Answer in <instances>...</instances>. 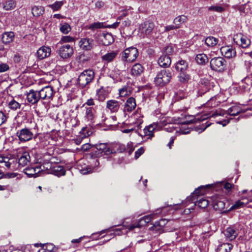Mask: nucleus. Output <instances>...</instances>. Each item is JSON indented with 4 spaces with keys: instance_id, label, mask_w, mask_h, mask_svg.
I'll return each instance as SVG.
<instances>
[{
    "instance_id": "30",
    "label": "nucleus",
    "mask_w": 252,
    "mask_h": 252,
    "mask_svg": "<svg viewBox=\"0 0 252 252\" xmlns=\"http://www.w3.org/2000/svg\"><path fill=\"white\" fill-rule=\"evenodd\" d=\"M178 81L183 84L187 83L190 79V76L186 71H180L178 75Z\"/></svg>"
},
{
    "instance_id": "13",
    "label": "nucleus",
    "mask_w": 252,
    "mask_h": 252,
    "mask_svg": "<svg viewBox=\"0 0 252 252\" xmlns=\"http://www.w3.org/2000/svg\"><path fill=\"white\" fill-rule=\"evenodd\" d=\"M82 108L83 109L84 117L87 121L92 122L95 117V110L93 107L85 106L83 105Z\"/></svg>"
},
{
    "instance_id": "17",
    "label": "nucleus",
    "mask_w": 252,
    "mask_h": 252,
    "mask_svg": "<svg viewBox=\"0 0 252 252\" xmlns=\"http://www.w3.org/2000/svg\"><path fill=\"white\" fill-rule=\"evenodd\" d=\"M51 49L50 47L43 46L41 47L37 51V57L40 60L49 57L50 55Z\"/></svg>"
},
{
    "instance_id": "27",
    "label": "nucleus",
    "mask_w": 252,
    "mask_h": 252,
    "mask_svg": "<svg viewBox=\"0 0 252 252\" xmlns=\"http://www.w3.org/2000/svg\"><path fill=\"white\" fill-rule=\"evenodd\" d=\"M144 68L140 63H136L131 69V74L133 76H140L143 72Z\"/></svg>"
},
{
    "instance_id": "61",
    "label": "nucleus",
    "mask_w": 252,
    "mask_h": 252,
    "mask_svg": "<svg viewBox=\"0 0 252 252\" xmlns=\"http://www.w3.org/2000/svg\"><path fill=\"white\" fill-rule=\"evenodd\" d=\"M166 55H168L171 54L173 52V48L171 46H167L164 50Z\"/></svg>"
},
{
    "instance_id": "3",
    "label": "nucleus",
    "mask_w": 252,
    "mask_h": 252,
    "mask_svg": "<svg viewBox=\"0 0 252 252\" xmlns=\"http://www.w3.org/2000/svg\"><path fill=\"white\" fill-rule=\"evenodd\" d=\"M171 77L170 70L163 69L158 73L154 81L157 85L163 86L170 82Z\"/></svg>"
},
{
    "instance_id": "58",
    "label": "nucleus",
    "mask_w": 252,
    "mask_h": 252,
    "mask_svg": "<svg viewBox=\"0 0 252 252\" xmlns=\"http://www.w3.org/2000/svg\"><path fill=\"white\" fill-rule=\"evenodd\" d=\"M83 105H85V106H86V105H87L89 107L94 106L95 105L94 99L93 98L89 99Z\"/></svg>"
},
{
    "instance_id": "45",
    "label": "nucleus",
    "mask_w": 252,
    "mask_h": 252,
    "mask_svg": "<svg viewBox=\"0 0 252 252\" xmlns=\"http://www.w3.org/2000/svg\"><path fill=\"white\" fill-rule=\"evenodd\" d=\"M60 29L63 33L66 34L70 31L71 28L68 24L64 23L61 26Z\"/></svg>"
},
{
    "instance_id": "56",
    "label": "nucleus",
    "mask_w": 252,
    "mask_h": 252,
    "mask_svg": "<svg viewBox=\"0 0 252 252\" xmlns=\"http://www.w3.org/2000/svg\"><path fill=\"white\" fill-rule=\"evenodd\" d=\"M144 149L143 147H141L138 149L135 152V158L136 159L138 158L141 155H142L144 152Z\"/></svg>"
},
{
    "instance_id": "29",
    "label": "nucleus",
    "mask_w": 252,
    "mask_h": 252,
    "mask_svg": "<svg viewBox=\"0 0 252 252\" xmlns=\"http://www.w3.org/2000/svg\"><path fill=\"white\" fill-rule=\"evenodd\" d=\"M51 173L60 177L65 175V170L63 166L59 165H54L52 167V170Z\"/></svg>"
},
{
    "instance_id": "63",
    "label": "nucleus",
    "mask_w": 252,
    "mask_h": 252,
    "mask_svg": "<svg viewBox=\"0 0 252 252\" xmlns=\"http://www.w3.org/2000/svg\"><path fill=\"white\" fill-rule=\"evenodd\" d=\"M9 160L10 158L7 157V159H5L2 164L7 168H9L11 164V163L9 161Z\"/></svg>"
},
{
    "instance_id": "31",
    "label": "nucleus",
    "mask_w": 252,
    "mask_h": 252,
    "mask_svg": "<svg viewBox=\"0 0 252 252\" xmlns=\"http://www.w3.org/2000/svg\"><path fill=\"white\" fill-rule=\"evenodd\" d=\"M188 20L187 16L184 15H179L174 19L173 23L174 25H176V27L179 28L181 24L187 22Z\"/></svg>"
},
{
    "instance_id": "26",
    "label": "nucleus",
    "mask_w": 252,
    "mask_h": 252,
    "mask_svg": "<svg viewBox=\"0 0 252 252\" xmlns=\"http://www.w3.org/2000/svg\"><path fill=\"white\" fill-rule=\"evenodd\" d=\"M30 159L31 157L29 153L27 152H25L19 158V165L22 167L25 166L30 161Z\"/></svg>"
},
{
    "instance_id": "54",
    "label": "nucleus",
    "mask_w": 252,
    "mask_h": 252,
    "mask_svg": "<svg viewBox=\"0 0 252 252\" xmlns=\"http://www.w3.org/2000/svg\"><path fill=\"white\" fill-rule=\"evenodd\" d=\"M215 209L221 210L224 207V203L221 201L217 202L214 206Z\"/></svg>"
},
{
    "instance_id": "43",
    "label": "nucleus",
    "mask_w": 252,
    "mask_h": 252,
    "mask_svg": "<svg viewBox=\"0 0 252 252\" xmlns=\"http://www.w3.org/2000/svg\"><path fill=\"white\" fill-rule=\"evenodd\" d=\"M9 107L13 110H16L17 109H19L21 107V104L18 102L16 101L14 99H12L8 103Z\"/></svg>"
},
{
    "instance_id": "8",
    "label": "nucleus",
    "mask_w": 252,
    "mask_h": 252,
    "mask_svg": "<svg viewBox=\"0 0 252 252\" xmlns=\"http://www.w3.org/2000/svg\"><path fill=\"white\" fill-rule=\"evenodd\" d=\"M16 135L20 141L26 142L32 139L33 134L30 129L24 128L18 130Z\"/></svg>"
},
{
    "instance_id": "15",
    "label": "nucleus",
    "mask_w": 252,
    "mask_h": 252,
    "mask_svg": "<svg viewBox=\"0 0 252 252\" xmlns=\"http://www.w3.org/2000/svg\"><path fill=\"white\" fill-rule=\"evenodd\" d=\"M99 40L100 43L104 45L108 46L112 44L114 41L112 35L109 33H102L99 35Z\"/></svg>"
},
{
    "instance_id": "1",
    "label": "nucleus",
    "mask_w": 252,
    "mask_h": 252,
    "mask_svg": "<svg viewBox=\"0 0 252 252\" xmlns=\"http://www.w3.org/2000/svg\"><path fill=\"white\" fill-rule=\"evenodd\" d=\"M139 55L138 49L135 47L126 49L121 54L122 64H118L117 67L120 71H125L128 68V62L135 61Z\"/></svg>"
},
{
    "instance_id": "11",
    "label": "nucleus",
    "mask_w": 252,
    "mask_h": 252,
    "mask_svg": "<svg viewBox=\"0 0 252 252\" xmlns=\"http://www.w3.org/2000/svg\"><path fill=\"white\" fill-rule=\"evenodd\" d=\"M154 23L150 21H146L141 24L140 26V30L141 33L143 34V37L145 35L151 34L154 29Z\"/></svg>"
},
{
    "instance_id": "60",
    "label": "nucleus",
    "mask_w": 252,
    "mask_h": 252,
    "mask_svg": "<svg viewBox=\"0 0 252 252\" xmlns=\"http://www.w3.org/2000/svg\"><path fill=\"white\" fill-rule=\"evenodd\" d=\"M172 120L170 118H166L163 120L161 121L162 124L164 126H167V124H171Z\"/></svg>"
},
{
    "instance_id": "64",
    "label": "nucleus",
    "mask_w": 252,
    "mask_h": 252,
    "mask_svg": "<svg viewBox=\"0 0 252 252\" xmlns=\"http://www.w3.org/2000/svg\"><path fill=\"white\" fill-rule=\"evenodd\" d=\"M58 159L55 157H52L48 161L52 164L54 165H58L57 163H58V161H57Z\"/></svg>"
},
{
    "instance_id": "42",
    "label": "nucleus",
    "mask_w": 252,
    "mask_h": 252,
    "mask_svg": "<svg viewBox=\"0 0 252 252\" xmlns=\"http://www.w3.org/2000/svg\"><path fill=\"white\" fill-rule=\"evenodd\" d=\"M64 3V1H57L52 4L49 5V7L53 9V11H57L59 10L61 7Z\"/></svg>"
},
{
    "instance_id": "22",
    "label": "nucleus",
    "mask_w": 252,
    "mask_h": 252,
    "mask_svg": "<svg viewBox=\"0 0 252 252\" xmlns=\"http://www.w3.org/2000/svg\"><path fill=\"white\" fill-rule=\"evenodd\" d=\"M171 63L170 57L167 55H161L158 59V63L162 67H168Z\"/></svg>"
},
{
    "instance_id": "39",
    "label": "nucleus",
    "mask_w": 252,
    "mask_h": 252,
    "mask_svg": "<svg viewBox=\"0 0 252 252\" xmlns=\"http://www.w3.org/2000/svg\"><path fill=\"white\" fill-rule=\"evenodd\" d=\"M218 39L213 36H209L205 39V43L208 46L213 47L218 43Z\"/></svg>"
},
{
    "instance_id": "36",
    "label": "nucleus",
    "mask_w": 252,
    "mask_h": 252,
    "mask_svg": "<svg viewBox=\"0 0 252 252\" xmlns=\"http://www.w3.org/2000/svg\"><path fill=\"white\" fill-rule=\"evenodd\" d=\"M132 92V89L128 86H125L122 89L119 90L120 95L121 97H125L129 95Z\"/></svg>"
},
{
    "instance_id": "33",
    "label": "nucleus",
    "mask_w": 252,
    "mask_h": 252,
    "mask_svg": "<svg viewBox=\"0 0 252 252\" xmlns=\"http://www.w3.org/2000/svg\"><path fill=\"white\" fill-rule=\"evenodd\" d=\"M147 224L146 221L142 218L140 219L138 221L127 226V228L130 230H132L135 228H140Z\"/></svg>"
},
{
    "instance_id": "28",
    "label": "nucleus",
    "mask_w": 252,
    "mask_h": 252,
    "mask_svg": "<svg viewBox=\"0 0 252 252\" xmlns=\"http://www.w3.org/2000/svg\"><path fill=\"white\" fill-rule=\"evenodd\" d=\"M175 68L178 72L186 71L188 68V63L186 61L180 60L176 63Z\"/></svg>"
},
{
    "instance_id": "4",
    "label": "nucleus",
    "mask_w": 252,
    "mask_h": 252,
    "mask_svg": "<svg viewBox=\"0 0 252 252\" xmlns=\"http://www.w3.org/2000/svg\"><path fill=\"white\" fill-rule=\"evenodd\" d=\"M211 68L215 71L222 72L227 69V62L222 57H214L210 62Z\"/></svg>"
},
{
    "instance_id": "46",
    "label": "nucleus",
    "mask_w": 252,
    "mask_h": 252,
    "mask_svg": "<svg viewBox=\"0 0 252 252\" xmlns=\"http://www.w3.org/2000/svg\"><path fill=\"white\" fill-rule=\"evenodd\" d=\"M208 10L217 12H222L224 10V8L221 5H217L209 7Z\"/></svg>"
},
{
    "instance_id": "38",
    "label": "nucleus",
    "mask_w": 252,
    "mask_h": 252,
    "mask_svg": "<svg viewBox=\"0 0 252 252\" xmlns=\"http://www.w3.org/2000/svg\"><path fill=\"white\" fill-rule=\"evenodd\" d=\"M32 11L34 16H39L44 13V9L41 6H34L32 8Z\"/></svg>"
},
{
    "instance_id": "20",
    "label": "nucleus",
    "mask_w": 252,
    "mask_h": 252,
    "mask_svg": "<svg viewBox=\"0 0 252 252\" xmlns=\"http://www.w3.org/2000/svg\"><path fill=\"white\" fill-rule=\"evenodd\" d=\"M41 166H36L35 167H28L24 170V172L29 177H36L38 174L40 172Z\"/></svg>"
},
{
    "instance_id": "6",
    "label": "nucleus",
    "mask_w": 252,
    "mask_h": 252,
    "mask_svg": "<svg viewBox=\"0 0 252 252\" xmlns=\"http://www.w3.org/2000/svg\"><path fill=\"white\" fill-rule=\"evenodd\" d=\"M233 40L236 44L239 45L243 48L249 47L251 43V40L246 35L241 33L234 35Z\"/></svg>"
},
{
    "instance_id": "52",
    "label": "nucleus",
    "mask_w": 252,
    "mask_h": 252,
    "mask_svg": "<svg viewBox=\"0 0 252 252\" xmlns=\"http://www.w3.org/2000/svg\"><path fill=\"white\" fill-rule=\"evenodd\" d=\"M9 69V65L5 63H0V72H4Z\"/></svg>"
},
{
    "instance_id": "14",
    "label": "nucleus",
    "mask_w": 252,
    "mask_h": 252,
    "mask_svg": "<svg viewBox=\"0 0 252 252\" xmlns=\"http://www.w3.org/2000/svg\"><path fill=\"white\" fill-rule=\"evenodd\" d=\"M158 125L156 123H153L149 126H146L143 129L144 135L139 134L142 138H145L146 139H151L154 137V131L157 127Z\"/></svg>"
},
{
    "instance_id": "9",
    "label": "nucleus",
    "mask_w": 252,
    "mask_h": 252,
    "mask_svg": "<svg viewBox=\"0 0 252 252\" xmlns=\"http://www.w3.org/2000/svg\"><path fill=\"white\" fill-rule=\"evenodd\" d=\"M223 233L226 240L232 241L237 237L239 230L235 226H230L227 227Z\"/></svg>"
},
{
    "instance_id": "62",
    "label": "nucleus",
    "mask_w": 252,
    "mask_h": 252,
    "mask_svg": "<svg viewBox=\"0 0 252 252\" xmlns=\"http://www.w3.org/2000/svg\"><path fill=\"white\" fill-rule=\"evenodd\" d=\"M154 215H150L148 216H146L143 217L144 220L146 221L147 224L153 218Z\"/></svg>"
},
{
    "instance_id": "24",
    "label": "nucleus",
    "mask_w": 252,
    "mask_h": 252,
    "mask_svg": "<svg viewBox=\"0 0 252 252\" xmlns=\"http://www.w3.org/2000/svg\"><path fill=\"white\" fill-rule=\"evenodd\" d=\"M15 38V34L12 32H4L2 34L1 40L5 44L12 42Z\"/></svg>"
},
{
    "instance_id": "47",
    "label": "nucleus",
    "mask_w": 252,
    "mask_h": 252,
    "mask_svg": "<svg viewBox=\"0 0 252 252\" xmlns=\"http://www.w3.org/2000/svg\"><path fill=\"white\" fill-rule=\"evenodd\" d=\"M43 246L45 247L47 252H55L57 250V248L55 246L51 243L43 244Z\"/></svg>"
},
{
    "instance_id": "34",
    "label": "nucleus",
    "mask_w": 252,
    "mask_h": 252,
    "mask_svg": "<svg viewBox=\"0 0 252 252\" xmlns=\"http://www.w3.org/2000/svg\"><path fill=\"white\" fill-rule=\"evenodd\" d=\"M241 112V109L239 106H233L229 108L225 112L231 116H235L239 115Z\"/></svg>"
},
{
    "instance_id": "32",
    "label": "nucleus",
    "mask_w": 252,
    "mask_h": 252,
    "mask_svg": "<svg viewBox=\"0 0 252 252\" xmlns=\"http://www.w3.org/2000/svg\"><path fill=\"white\" fill-rule=\"evenodd\" d=\"M233 246L228 243H224L219 245L217 248V252H230Z\"/></svg>"
},
{
    "instance_id": "10",
    "label": "nucleus",
    "mask_w": 252,
    "mask_h": 252,
    "mask_svg": "<svg viewBox=\"0 0 252 252\" xmlns=\"http://www.w3.org/2000/svg\"><path fill=\"white\" fill-rule=\"evenodd\" d=\"M38 91L40 95H41L40 98L41 100H50L52 99L54 93L53 88L50 86H46Z\"/></svg>"
},
{
    "instance_id": "18",
    "label": "nucleus",
    "mask_w": 252,
    "mask_h": 252,
    "mask_svg": "<svg viewBox=\"0 0 252 252\" xmlns=\"http://www.w3.org/2000/svg\"><path fill=\"white\" fill-rule=\"evenodd\" d=\"M94 41L92 39L87 38H82L79 41V44L80 47L84 50H90L93 46Z\"/></svg>"
},
{
    "instance_id": "53",
    "label": "nucleus",
    "mask_w": 252,
    "mask_h": 252,
    "mask_svg": "<svg viewBox=\"0 0 252 252\" xmlns=\"http://www.w3.org/2000/svg\"><path fill=\"white\" fill-rule=\"evenodd\" d=\"M7 120L5 114L2 111H0V126L4 124Z\"/></svg>"
},
{
    "instance_id": "44",
    "label": "nucleus",
    "mask_w": 252,
    "mask_h": 252,
    "mask_svg": "<svg viewBox=\"0 0 252 252\" xmlns=\"http://www.w3.org/2000/svg\"><path fill=\"white\" fill-rule=\"evenodd\" d=\"M103 23L102 22H96L90 25L89 29L91 30H94L97 29H101L104 28Z\"/></svg>"
},
{
    "instance_id": "37",
    "label": "nucleus",
    "mask_w": 252,
    "mask_h": 252,
    "mask_svg": "<svg viewBox=\"0 0 252 252\" xmlns=\"http://www.w3.org/2000/svg\"><path fill=\"white\" fill-rule=\"evenodd\" d=\"M16 6V2L13 0H8L3 4V8L5 10H11Z\"/></svg>"
},
{
    "instance_id": "16",
    "label": "nucleus",
    "mask_w": 252,
    "mask_h": 252,
    "mask_svg": "<svg viewBox=\"0 0 252 252\" xmlns=\"http://www.w3.org/2000/svg\"><path fill=\"white\" fill-rule=\"evenodd\" d=\"M120 104L117 100L111 99L107 101L106 107L111 113H116L120 109Z\"/></svg>"
},
{
    "instance_id": "50",
    "label": "nucleus",
    "mask_w": 252,
    "mask_h": 252,
    "mask_svg": "<svg viewBox=\"0 0 252 252\" xmlns=\"http://www.w3.org/2000/svg\"><path fill=\"white\" fill-rule=\"evenodd\" d=\"M167 222V221L165 219H161L159 221L155 222L154 224V227H157V226L163 227L164 226Z\"/></svg>"
},
{
    "instance_id": "25",
    "label": "nucleus",
    "mask_w": 252,
    "mask_h": 252,
    "mask_svg": "<svg viewBox=\"0 0 252 252\" xmlns=\"http://www.w3.org/2000/svg\"><path fill=\"white\" fill-rule=\"evenodd\" d=\"M117 54V51H112L110 52H108L102 56V61L104 63H109L112 62L116 58Z\"/></svg>"
},
{
    "instance_id": "57",
    "label": "nucleus",
    "mask_w": 252,
    "mask_h": 252,
    "mask_svg": "<svg viewBox=\"0 0 252 252\" xmlns=\"http://www.w3.org/2000/svg\"><path fill=\"white\" fill-rule=\"evenodd\" d=\"M202 187H199L198 189H196L192 194V196H191L192 201L195 199V198H193L195 196H198L200 194H202V192H200L201 189H202Z\"/></svg>"
},
{
    "instance_id": "48",
    "label": "nucleus",
    "mask_w": 252,
    "mask_h": 252,
    "mask_svg": "<svg viewBox=\"0 0 252 252\" xmlns=\"http://www.w3.org/2000/svg\"><path fill=\"white\" fill-rule=\"evenodd\" d=\"M126 13H124L121 16H119V17H118V18L117 19V21L115 23H113L112 25H110L108 26L107 27L110 28L116 29L119 25V24L120 22V21L121 20V19L122 18V17H125V16H126Z\"/></svg>"
},
{
    "instance_id": "55",
    "label": "nucleus",
    "mask_w": 252,
    "mask_h": 252,
    "mask_svg": "<svg viewBox=\"0 0 252 252\" xmlns=\"http://www.w3.org/2000/svg\"><path fill=\"white\" fill-rule=\"evenodd\" d=\"M226 112L223 110L216 111L215 112L213 113L209 117H215L218 116H223Z\"/></svg>"
},
{
    "instance_id": "21",
    "label": "nucleus",
    "mask_w": 252,
    "mask_h": 252,
    "mask_svg": "<svg viewBox=\"0 0 252 252\" xmlns=\"http://www.w3.org/2000/svg\"><path fill=\"white\" fill-rule=\"evenodd\" d=\"M107 87H101L96 91V97L100 101H103L109 94Z\"/></svg>"
},
{
    "instance_id": "12",
    "label": "nucleus",
    "mask_w": 252,
    "mask_h": 252,
    "mask_svg": "<svg viewBox=\"0 0 252 252\" xmlns=\"http://www.w3.org/2000/svg\"><path fill=\"white\" fill-rule=\"evenodd\" d=\"M41 95L39 94L38 91H35L31 89L27 94V99L28 101L32 104H36L40 100Z\"/></svg>"
},
{
    "instance_id": "7",
    "label": "nucleus",
    "mask_w": 252,
    "mask_h": 252,
    "mask_svg": "<svg viewBox=\"0 0 252 252\" xmlns=\"http://www.w3.org/2000/svg\"><path fill=\"white\" fill-rule=\"evenodd\" d=\"M58 53L61 58L68 59L73 55V49L69 44H66L60 47Z\"/></svg>"
},
{
    "instance_id": "23",
    "label": "nucleus",
    "mask_w": 252,
    "mask_h": 252,
    "mask_svg": "<svg viewBox=\"0 0 252 252\" xmlns=\"http://www.w3.org/2000/svg\"><path fill=\"white\" fill-rule=\"evenodd\" d=\"M136 106V104L135 98L130 97L126 100L125 104L124 111L129 113L131 112L135 108Z\"/></svg>"
},
{
    "instance_id": "40",
    "label": "nucleus",
    "mask_w": 252,
    "mask_h": 252,
    "mask_svg": "<svg viewBox=\"0 0 252 252\" xmlns=\"http://www.w3.org/2000/svg\"><path fill=\"white\" fill-rule=\"evenodd\" d=\"M54 164H51L48 160H44L43 163L40 165L39 166H41V168H40V172L44 169L50 170V172L51 173L52 170V167L54 166Z\"/></svg>"
},
{
    "instance_id": "49",
    "label": "nucleus",
    "mask_w": 252,
    "mask_h": 252,
    "mask_svg": "<svg viewBox=\"0 0 252 252\" xmlns=\"http://www.w3.org/2000/svg\"><path fill=\"white\" fill-rule=\"evenodd\" d=\"M246 203L242 201L241 200H238L233 204L231 208L233 209H237L244 207Z\"/></svg>"
},
{
    "instance_id": "19",
    "label": "nucleus",
    "mask_w": 252,
    "mask_h": 252,
    "mask_svg": "<svg viewBox=\"0 0 252 252\" xmlns=\"http://www.w3.org/2000/svg\"><path fill=\"white\" fill-rule=\"evenodd\" d=\"M221 55L227 58H230L236 56V51L230 46H223L220 49Z\"/></svg>"
},
{
    "instance_id": "41",
    "label": "nucleus",
    "mask_w": 252,
    "mask_h": 252,
    "mask_svg": "<svg viewBox=\"0 0 252 252\" xmlns=\"http://www.w3.org/2000/svg\"><path fill=\"white\" fill-rule=\"evenodd\" d=\"M209 205V202L206 199L203 198H200L195 203V205H197L200 208H205Z\"/></svg>"
},
{
    "instance_id": "5",
    "label": "nucleus",
    "mask_w": 252,
    "mask_h": 252,
    "mask_svg": "<svg viewBox=\"0 0 252 252\" xmlns=\"http://www.w3.org/2000/svg\"><path fill=\"white\" fill-rule=\"evenodd\" d=\"M93 151L97 157L108 156L113 153V150L107 143L96 144L93 145Z\"/></svg>"
},
{
    "instance_id": "51",
    "label": "nucleus",
    "mask_w": 252,
    "mask_h": 252,
    "mask_svg": "<svg viewBox=\"0 0 252 252\" xmlns=\"http://www.w3.org/2000/svg\"><path fill=\"white\" fill-rule=\"evenodd\" d=\"M74 40L73 37L70 36H63L62 37L60 42H73Z\"/></svg>"
},
{
    "instance_id": "59",
    "label": "nucleus",
    "mask_w": 252,
    "mask_h": 252,
    "mask_svg": "<svg viewBox=\"0 0 252 252\" xmlns=\"http://www.w3.org/2000/svg\"><path fill=\"white\" fill-rule=\"evenodd\" d=\"M164 130H165L166 131L172 132H173L175 130V128L173 127V124L171 123V124L167 126H165V127L164 128Z\"/></svg>"
},
{
    "instance_id": "2",
    "label": "nucleus",
    "mask_w": 252,
    "mask_h": 252,
    "mask_svg": "<svg viewBox=\"0 0 252 252\" xmlns=\"http://www.w3.org/2000/svg\"><path fill=\"white\" fill-rule=\"evenodd\" d=\"M94 72L91 69L83 71L78 77V83L80 87L84 88L89 85L94 79Z\"/></svg>"
},
{
    "instance_id": "35",
    "label": "nucleus",
    "mask_w": 252,
    "mask_h": 252,
    "mask_svg": "<svg viewBox=\"0 0 252 252\" xmlns=\"http://www.w3.org/2000/svg\"><path fill=\"white\" fill-rule=\"evenodd\" d=\"M195 61L199 64H205L208 61L207 56L205 54H199L196 55Z\"/></svg>"
}]
</instances>
